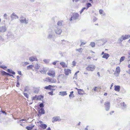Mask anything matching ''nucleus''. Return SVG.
Masks as SVG:
<instances>
[{
	"label": "nucleus",
	"mask_w": 130,
	"mask_h": 130,
	"mask_svg": "<svg viewBox=\"0 0 130 130\" xmlns=\"http://www.w3.org/2000/svg\"><path fill=\"white\" fill-rule=\"evenodd\" d=\"M78 93L80 95L83 94L84 92L82 89H78Z\"/></svg>",
	"instance_id": "obj_18"
},
{
	"label": "nucleus",
	"mask_w": 130,
	"mask_h": 130,
	"mask_svg": "<svg viewBox=\"0 0 130 130\" xmlns=\"http://www.w3.org/2000/svg\"><path fill=\"white\" fill-rule=\"evenodd\" d=\"M104 12V11L103 10H102V9H100L99 10V12L101 14H102V13H103Z\"/></svg>",
	"instance_id": "obj_49"
},
{
	"label": "nucleus",
	"mask_w": 130,
	"mask_h": 130,
	"mask_svg": "<svg viewBox=\"0 0 130 130\" xmlns=\"http://www.w3.org/2000/svg\"><path fill=\"white\" fill-rule=\"evenodd\" d=\"M26 18H25L22 15L20 18V20H22Z\"/></svg>",
	"instance_id": "obj_52"
},
{
	"label": "nucleus",
	"mask_w": 130,
	"mask_h": 130,
	"mask_svg": "<svg viewBox=\"0 0 130 130\" xmlns=\"http://www.w3.org/2000/svg\"><path fill=\"white\" fill-rule=\"evenodd\" d=\"M43 96L42 95H40L38 96L36 100H40L41 99H43Z\"/></svg>",
	"instance_id": "obj_27"
},
{
	"label": "nucleus",
	"mask_w": 130,
	"mask_h": 130,
	"mask_svg": "<svg viewBox=\"0 0 130 130\" xmlns=\"http://www.w3.org/2000/svg\"><path fill=\"white\" fill-rule=\"evenodd\" d=\"M47 70L44 67L43 68V70L40 71V72L41 73H45L46 71Z\"/></svg>",
	"instance_id": "obj_20"
},
{
	"label": "nucleus",
	"mask_w": 130,
	"mask_h": 130,
	"mask_svg": "<svg viewBox=\"0 0 130 130\" xmlns=\"http://www.w3.org/2000/svg\"><path fill=\"white\" fill-rule=\"evenodd\" d=\"M55 72L54 71L48 73L47 74L50 76H52L53 77L55 76Z\"/></svg>",
	"instance_id": "obj_14"
},
{
	"label": "nucleus",
	"mask_w": 130,
	"mask_h": 130,
	"mask_svg": "<svg viewBox=\"0 0 130 130\" xmlns=\"http://www.w3.org/2000/svg\"><path fill=\"white\" fill-rule=\"evenodd\" d=\"M0 67L4 69H5L7 68V67L5 66L4 65H2L0 66Z\"/></svg>",
	"instance_id": "obj_37"
},
{
	"label": "nucleus",
	"mask_w": 130,
	"mask_h": 130,
	"mask_svg": "<svg viewBox=\"0 0 130 130\" xmlns=\"http://www.w3.org/2000/svg\"><path fill=\"white\" fill-rule=\"evenodd\" d=\"M52 30H53V31H54L55 33L57 35H60L62 32L61 29L57 27L54 28Z\"/></svg>",
	"instance_id": "obj_3"
},
{
	"label": "nucleus",
	"mask_w": 130,
	"mask_h": 130,
	"mask_svg": "<svg viewBox=\"0 0 130 130\" xmlns=\"http://www.w3.org/2000/svg\"><path fill=\"white\" fill-rule=\"evenodd\" d=\"M18 74L20 75H22L21 72V71H19L18 72Z\"/></svg>",
	"instance_id": "obj_61"
},
{
	"label": "nucleus",
	"mask_w": 130,
	"mask_h": 130,
	"mask_svg": "<svg viewBox=\"0 0 130 130\" xmlns=\"http://www.w3.org/2000/svg\"><path fill=\"white\" fill-rule=\"evenodd\" d=\"M91 6H92V5L90 3H87V4H86V6H87L86 10H87L89 7Z\"/></svg>",
	"instance_id": "obj_31"
},
{
	"label": "nucleus",
	"mask_w": 130,
	"mask_h": 130,
	"mask_svg": "<svg viewBox=\"0 0 130 130\" xmlns=\"http://www.w3.org/2000/svg\"><path fill=\"white\" fill-rule=\"evenodd\" d=\"M69 97L70 98H71V97H73V95H72V94H71L70 93V94L69 95Z\"/></svg>",
	"instance_id": "obj_64"
},
{
	"label": "nucleus",
	"mask_w": 130,
	"mask_h": 130,
	"mask_svg": "<svg viewBox=\"0 0 130 130\" xmlns=\"http://www.w3.org/2000/svg\"><path fill=\"white\" fill-rule=\"evenodd\" d=\"M57 25L59 26H61L62 25V23L61 21H58L57 23Z\"/></svg>",
	"instance_id": "obj_38"
},
{
	"label": "nucleus",
	"mask_w": 130,
	"mask_h": 130,
	"mask_svg": "<svg viewBox=\"0 0 130 130\" xmlns=\"http://www.w3.org/2000/svg\"><path fill=\"white\" fill-rule=\"evenodd\" d=\"M6 29L5 26H2L0 27V32H4L6 31Z\"/></svg>",
	"instance_id": "obj_10"
},
{
	"label": "nucleus",
	"mask_w": 130,
	"mask_h": 130,
	"mask_svg": "<svg viewBox=\"0 0 130 130\" xmlns=\"http://www.w3.org/2000/svg\"><path fill=\"white\" fill-rule=\"evenodd\" d=\"M59 95L63 96L67 95L66 91H60L59 92Z\"/></svg>",
	"instance_id": "obj_15"
},
{
	"label": "nucleus",
	"mask_w": 130,
	"mask_h": 130,
	"mask_svg": "<svg viewBox=\"0 0 130 130\" xmlns=\"http://www.w3.org/2000/svg\"><path fill=\"white\" fill-rule=\"evenodd\" d=\"M40 67V66L38 64H35V66L34 68L36 69V70H37L39 69Z\"/></svg>",
	"instance_id": "obj_26"
},
{
	"label": "nucleus",
	"mask_w": 130,
	"mask_h": 130,
	"mask_svg": "<svg viewBox=\"0 0 130 130\" xmlns=\"http://www.w3.org/2000/svg\"><path fill=\"white\" fill-rule=\"evenodd\" d=\"M56 82V80L54 78H51V83H55Z\"/></svg>",
	"instance_id": "obj_28"
},
{
	"label": "nucleus",
	"mask_w": 130,
	"mask_h": 130,
	"mask_svg": "<svg viewBox=\"0 0 130 130\" xmlns=\"http://www.w3.org/2000/svg\"><path fill=\"white\" fill-rule=\"evenodd\" d=\"M86 43H86L82 42L80 45V46H81L82 45H84Z\"/></svg>",
	"instance_id": "obj_55"
},
{
	"label": "nucleus",
	"mask_w": 130,
	"mask_h": 130,
	"mask_svg": "<svg viewBox=\"0 0 130 130\" xmlns=\"http://www.w3.org/2000/svg\"><path fill=\"white\" fill-rule=\"evenodd\" d=\"M110 103L109 102H106L104 104L105 107V110L107 111L108 110L110 107Z\"/></svg>",
	"instance_id": "obj_5"
},
{
	"label": "nucleus",
	"mask_w": 130,
	"mask_h": 130,
	"mask_svg": "<svg viewBox=\"0 0 130 130\" xmlns=\"http://www.w3.org/2000/svg\"><path fill=\"white\" fill-rule=\"evenodd\" d=\"M125 58V57L124 56H122L121 57L120 60V61L121 62L124 61Z\"/></svg>",
	"instance_id": "obj_39"
},
{
	"label": "nucleus",
	"mask_w": 130,
	"mask_h": 130,
	"mask_svg": "<svg viewBox=\"0 0 130 130\" xmlns=\"http://www.w3.org/2000/svg\"><path fill=\"white\" fill-rule=\"evenodd\" d=\"M120 68L119 67H117L116 68V72L117 74H118L117 75L118 76L119 75V74L120 73Z\"/></svg>",
	"instance_id": "obj_21"
},
{
	"label": "nucleus",
	"mask_w": 130,
	"mask_h": 130,
	"mask_svg": "<svg viewBox=\"0 0 130 130\" xmlns=\"http://www.w3.org/2000/svg\"><path fill=\"white\" fill-rule=\"evenodd\" d=\"M24 95L27 98H28V94L26 93H24Z\"/></svg>",
	"instance_id": "obj_46"
},
{
	"label": "nucleus",
	"mask_w": 130,
	"mask_h": 130,
	"mask_svg": "<svg viewBox=\"0 0 130 130\" xmlns=\"http://www.w3.org/2000/svg\"><path fill=\"white\" fill-rule=\"evenodd\" d=\"M45 80L47 82L51 83V78L50 77H48L47 78H46Z\"/></svg>",
	"instance_id": "obj_34"
},
{
	"label": "nucleus",
	"mask_w": 130,
	"mask_h": 130,
	"mask_svg": "<svg viewBox=\"0 0 130 130\" xmlns=\"http://www.w3.org/2000/svg\"><path fill=\"white\" fill-rule=\"evenodd\" d=\"M114 90L115 91L119 92L120 90V86H115Z\"/></svg>",
	"instance_id": "obj_16"
},
{
	"label": "nucleus",
	"mask_w": 130,
	"mask_h": 130,
	"mask_svg": "<svg viewBox=\"0 0 130 130\" xmlns=\"http://www.w3.org/2000/svg\"><path fill=\"white\" fill-rule=\"evenodd\" d=\"M39 126L43 129H45L47 127V125L45 124H41Z\"/></svg>",
	"instance_id": "obj_17"
},
{
	"label": "nucleus",
	"mask_w": 130,
	"mask_h": 130,
	"mask_svg": "<svg viewBox=\"0 0 130 130\" xmlns=\"http://www.w3.org/2000/svg\"><path fill=\"white\" fill-rule=\"evenodd\" d=\"M57 62V61H55L54 62H53V63H52V64L54 65H56V63Z\"/></svg>",
	"instance_id": "obj_57"
},
{
	"label": "nucleus",
	"mask_w": 130,
	"mask_h": 130,
	"mask_svg": "<svg viewBox=\"0 0 130 130\" xmlns=\"http://www.w3.org/2000/svg\"><path fill=\"white\" fill-rule=\"evenodd\" d=\"M2 74L3 75H7L8 73H7L4 71H3L1 72Z\"/></svg>",
	"instance_id": "obj_36"
},
{
	"label": "nucleus",
	"mask_w": 130,
	"mask_h": 130,
	"mask_svg": "<svg viewBox=\"0 0 130 130\" xmlns=\"http://www.w3.org/2000/svg\"><path fill=\"white\" fill-rule=\"evenodd\" d=\"M11 18L12 19V20H13L14 18H15V17H16L18 19L19 18V17H18L15 13H13L11 15Z\"/></svg>",
	"instance_id": "obj_11"
},
{
	"label": "nucleus",
	"mask_w": 130,
	"mask_h": 130,
	"mask_svg": "<svg viewBox=\"0 0 130 130\" xmlns=\"http://www.w3.org/2000/svg\"><path fill=\"white\" fill-rule=\"evenodd\" d=\"M84 10L83 9H82L80 11V14H81L83 12Z\"/></svg>",
	"instance_id": "obj_59"
},
{
	"label": "nucleus",
	"mask_w": 130,
	"mask_h": 130,
	"mask_svg": "<svg viewBox=\"0 0 130 130\" xmlns=\"http://www.w3.org/2000/svg\"><path fill=\"white\" fill-rule=\"evenodd\" d=\"M39 106L41 108H43L44 107V104L42 103H40L39 105Z\"/></svg>",
	"instance_id": "obj_43"
},
{
	"label": "nucleus",
	"mask_w": 130,
	"mask_h": 130,
	"mask_svg": "<svg viewBox=\"0 0 130 130\" xmlns=\"http://www.w3.org/2000/svg\"><path fill=\"white\" fill-rule=\"evenodd\" d=\"M121 106L122 107V109H124L126 108V105L125 104L124 102H123L122 103H121Z\"/></svg>",
	"instance_id": "obj_23"
},
{
	"label": "nucleus",
	"mask_w": 130,
	"mask_h": 130,
	"mask_svg": "<svg viewBox=\"0 0 130 130\" xmlns=\"http://www.w3.org/2000/svg\"><path fill=\"white\" fill-rule=\"evenodd\" d=\"M17 84L16 85V86L17 87H19L20 86L19 85H20V84H19V82L18 81H17Z\"/></svg>",
	"instance_id": "obj_47"
},
{
	"label": "nucleus",
	"mask_w": 130,
	"mask_h": 130,
	"mask_svg": "<svg viewBox=\"0 0 130 130\" xmlns=\"http://www.w3.org/2000/svg\"><path fill=\"white\" fill-rule=\"evenodd\" d=\"M7 71L9 73H11L13 75H15V73L12 70H10L9 69H8Z\"/></svg>",
	"instance_id": "obj_22"
},
{
	"label": "nucleus",
	"mask_w": 130,
	"mask_h": 130,
	"mask_svg": "<svg viewBox=\"0 0 130 130\" xmlns=\"http://www.w3.org/2000/svg\"><path fill=\"white\" fill-rule=\"evenodd\" d=\"M1 112H2V113H3V114H4L5 115H6L7 113L5 112V111H3L2 110H1Z\"/></svg>",
	"instance_id": "obj_53"
},
{
	"label": "nucleus",
	"mask_w": 130,
	"mask_h": 130,
	"mask_svg": "<svg viewBox=\"0 0 130 130\" xmlns=\"http://www.w3.org/2000/svg\"><path fill=\"white\" fill-rule=\"evenodd\" d=\"M55 86H54L49 85L47 86H46L44 88L46 89H48L50 90H53V89H52Z\"/></svg>",
	"instance_id": "obj_7"
},
{
	"label": "nucleus",
	"mask_w": 130,
	"mask_h": 130,
	"mask_svg": "<svg viewBox=\"0 0 130 130\" xmlns=\"http://www.w3.org/2000/svg\"><path fill=\"white\" fill-rule=\"evenodd\" d=\"M55 35L54 33L53 30L52 29H50L48 31V35L47 38L49 39L54 40L55 38Z\"/></svg>",
	"instance_id": "obj_1"
},
{
	"label": "nucleus",
	"mask_w": 130,
	"mask_h": 130,
	"mask_svg": "<svg viewBox=\"0 0 130 130\" xmlns=\"http://www.w3.org/2000/svg\"><path fill=\"white\" fill-rule=\"evenodd\" d=\"M79 16V15L78 13H73L70 20V21H71L77 20L78 19Z\"/></svg>",
	"instance_id": "obj_2"
},
{
	"label": "nucleus",
	"mask_w": 130,
	"mask_h": 130,
	"mask_svg": "<svg viewBox=\"0 0 130 130\" xmlns=\"http://www.w3.org/2000/svg\"><path fill=\"white\" fill-rule=\"evenodd\" d=\"M53 91H51L50 92H48V93L50 95H53Z\"/></svg>",
	"instance_id": "obj_50"
},
{
	"label": "nucleus",
	"mask_w": 130,
	"mask_h": 130,
	"mask_svg": "<svg viewBox=\"0 0 130 130\" xmlns=\"http://www.w3.org/2000/svg\"><path fill=\"white\" fill-rule=\"evenodd\" d=\"M73 91H72L70 93L71 94H72V95H73V97H74V94H73Z\"/></svg>",
	"instance_id": "obj_60"
},
{
	"label": "nucleus",
	"mask_w": 130,
	"mask_h": 130,
	"mask_svg": "<svg viewBox=\"0 0 130 130\" xmlns=\"http://www.w3.org/2000/svg\"><path fill=\"white\" fill-rule=\"evenodd\" d=\"M71 73V70L69 69H67L65 70L64 73L66 75H68L69 74Z\"/></svg>",
	"instance_id": "obj_13"
},
{
	"label": "nucleus",
	"mask_w": 130,
	"mask_h": 130,
	"mask_svg": "<svg viewBox=\"0 0 130 130\" xmlns=\"http://www.w3.org/2000/svg\"><path fill=\"white\" fill-rule=\"evenodd\" d=\"M77 74L76 73H75L74 76V77H73V79H77Z\"/></svg>",
	"instance_id": "obj_42"
},
{
	"label": "nucleus",
	"mask_w": 130,
	"mask_h": 130,
	"mask_svg": "<svg viewBox=\"0 0 130 130\" xmlns=\"http://www.w3.org/2000/svg\"><path fill=\"white\" fill-rule=\"evenodd\" d=\"M39 91V89L38 88H35L34 89V92L35 93H38Z\"/></svg>",
	"instance_id": "obj_32"
},
{
	"label": "nucleus",
	"mask_w": 130,
	"mask_h": 130,
	"mask_svg": "<svg viewBox=\"0 0 130 130\" xmlns=\"http://www.w3.org/2000/svg\"><path fill=\"white\" fill-rule=\"evenodd\" d=\"M61 120V119L60 118V117L57 116L56 117H54L52 119V122H55L57 121H60Z\"/></svg>",
	"instance_id": "obj_6"
},
{
	"label": "nucleus",
	"mask_w": 130,
	"mask_h": 130,
	"mask_svg": "<svg viewBox=\"0 0 130 130\" xmlns=\"http://www.w3.org/2000/svg\"><path fill=\"white\" fill-rule=\"evenodd\" d=\"M26 128L28 130H32V128L29 126H26Z\"/></svg>",
	"instance_id": "obj_44"
},
{
	"label": "nucleus",
	"mask_w": 130,
	"mask_h": 130,
	"mask_svg": "<svg viewBox=\"0 0 130 130\" xmlns=\"http://www.w3.org/2000/svg\"><path fill=\"white\" fill-rule=\"evenodd\" d=\"M110 56V55L107 53H105L102 56V57L103 58H105L106 59H107Z\"/></svg>",
	"instance_id": "obj_12"
},
{
	"label": "nucleus",
	"mask_w": 130,
	"mask_h": 130,
	"mask_svg": "<svg viewBox=\"0 0 130 130\" xmlns=\"http://www.w3.org/2000/svg\"><path fill=\"white\" fill-rule=\"evenodd\" d=\"M123 40H124V39L123 38V35H122L121 38L119 39L118 42L119 43H120L122 42Z\"/></svg>",
	"instance_id": "obj_24"
},
{
	"label": "nucleus",
	"mask_w": 130,
	"mask_h": 130,
	"mask_svg": "<svg viewBox=\"0 0 130 130\" xmlns=\"http://www.w3.org/2000/svg\"><path fill=\"white\" fill-rule=\"evenodd\" d=\"M72 64L73 66H75V65L76 64V62H75V61H74L72 62Z\"/></svg>",
	"instance_id": "obj_51"
},
{
	"label": "nucleus",
	"mask_w": 130,
	"mask_h": 130,
	"mask_svg": "<svg viewBox=\"0 0 130 130\" xmlns=\"http://www.w3.org/2000/svg\"><path fill=\"white\" fill-rule=\"evenodd\" d=\"M76 50L79 52H82V51L83 50L82 48H79L76 49Z\"/></svg>",
	"instance_id": "obj_40"
},
{
	"label": "nucleus",
	"mask_w": 130,
	"mask_h": 130,
	"mask_svg": "<svg viewBox=\"0 0 130 130\" xmlns=\"http://www.w3.org/2000/svg\"><path fill=\"white\" fill-rule=\"evenodd\" d=\"M20 21L21 23H24L26 24L28 23V20H27L26 18L22 20H20Z\"/></svg>",
	"instance_id": "obj_9"
},
{
	"label": "nucleus",
	"mask_w": 130,
	"mask_h": 130,
	"mask_svg": "<svg viewBox=\"0 0 130 130\" xmlns=\"http://www.w3.org/2000/svg\"><path fill=\"white\" fill-rule=\"evenodd\" d=\"M34 67V66L32 65H30L27 67V70H29L31 69V68Z\"/></svg>",
	"instance_id": "obj_30"
},
{
	"label": "nucleus",
	"mask_w": 130,
	"mask_h": 130,
	"mask_svg": "<svg viewBox=\"0 0 130 130\" xmlns=\"http://www.w3.org/2000/svg\"><path fill=\"white\" fill-rule=\"evenodd\" d=\"M37 98L36 96H35L33 97V100H35Z\"/></svg>",
	"instance_id": "obj_62"
},
{
	"label": "nucleus",
	"mask_w": 130,
	"mask_h": 130,
	"mask_svg": "<svg viewBox=\"0 0 130 130\" xmlns=\"http://www.w3.org/2000/svg\"><path fill=\"white\" fill-rule=\"evenodd\" d=\"M7 15L6 14H4L3 16L4 18L5 19H7Z\"/></svg>",
	"instance_id": "obj_48"
},
{
	"label": "nucleus",
	"mask_w": 130,
	"mask_h": 130,
	"mask_svg": "<svg viewBox=\"0 0 130 130\" xmlns=\"http://www.w3.org/2000/svg\"><path fill=\"white\" fill-rule=\"evenodd\" d=\"M95 43L93 42H91L90 44L92 47H95Z\"/></svg>",
	"instance_id": "obj_35"
},
{
	"label": "nucleus",
	"mask_w": 130,
	"mask_h": 130,
	"mask_svg": "<svg viewBox=\"0 0 130 130\" xmlns=\"http://www.w3.org/2000/svg\"><path fill=\"white\" fill-rule=\"evenodd\" d=\"M123 38L124 40L130 38V35H125L124 36L123 35Z\"/></svg>",
	"instance_id": "obj_25"
},
{
	"label": "nucleus",
	"mask_w": 130,
	"mask_h": 130,
	"mask_svg": "<svg viewBox=\"0 0 130 130\" xmlns=\"http://www.w3.org/2000/svg\"><path fill=\"white\" fill-rule=\"evenodd\" d=\"M97 20V19L95 17H94L93 19V21H94L95 22Z\"/></svg>",
	"instance_id": "obj_58"
},
{
	"label": "nucleus",
	"mask_w": 130,
	"mask_h": 130,
	"mask_svg": "<svg viewBox=\"0 0 130 130\" xmlns=\"http://www.w3.org/2000/svg\"><path fill=\"white\" fill-rule=\"evenodd\" d=\"M60 64L63 67H64L65 66V63L64 62H61L60 63Z\"/></svg>",
	"instance_id": "obj_33"
},
{
	"label": "nucleus",
	"mask_w": 130,
	"mask_h": 130,
	"mask_svg": "<svg viewBox=\"0 0 130 130\" xmlns=\"http://www.w3.org/2000/svg\"><path fill=\"white\" fill-rule=\"evenodd\" d=\"M46 63H48L50 61L49 59H45L43 60Z\"/></svg>",
	"instance_id": "obj_41"
},
{
	"label": "nucleus",
	"mask_w": 130,
	"mask_h": 130,
	"mask_svg": "<svg viewBox=\"0 0 130 130\" xmlns=\"http://www.w3.org/2000/svg\"><path fill=\"white\" fill-rule=\"evenodd\" d=\"M39 113L40 114H44L45 113L44 110L43 108H41L39 111Z\"/></svg>",
	"instance_id": "obj_19"
},
{
	"label": "nucleus",
	"mask_w": 130,
	"mask_h": 130,
	"mask_svg": "<svg viewBox=\"0 0 130 130\" xmlns=\"http://www.w3.org/2000/svg\"><path fill=\"white\" fill-rule=\"evenodd\" d=\"M29 60L31 62L35 61H37L38 60L37 58L36 57L34 56H32L30 57L29 58Z\"/></svg>",
	"instance_id": "obj_8"
},
{
	"label": "nucleus",
	"mask_w": 130,
	"mask_h": 130,
	"mask_svg": "<svg viewBox=\"0 0 130 130\" xmlns=\"http://www.w3.org/2000/svg\"><path fill=\"white\" fill-rule=\"evenodd\" d=\"M95 66L94 65H90L88 66L86 68V69L88 71H93L95 69Z\"/></svg>",
	"instance_id": "obj_4"
},
{
	"label": "nucleus",
	"mask_w": 130,
	"mask_h": 130,
	"mask_svg": "<svg viewBox=\"0 0 130 130\" xmlns=\"http://www.w3.org/2000/svg\"><path fill=\"white\" fill-rule=\"evenodd\" d=\"M4 40V39L1 36H0V43L2 41H3Z\"/></svg>",
	"instance_id": "obj_45"
},
{
	"label": "nucleus",
	"mask_w": 130,
	"mask_h": 130,
	"mask_svg": "<svg viewBox=\"0 0 130 130\" xmlns=\"http://www.w3.org/2000/svg\"><path fill=\"white\" fill-rule=\"evenodd\" d=\"M17 81H19V80L20 79V77L19 76H17Z\"/></svg>",
	"instance_id": "obj_56"
},
{
	"label": "nucleus",
	"mask_w": 130,
	"mask_h": 130,
	"mask_svg": "<svg viewBox=\"0 0 130 130\" xmlns=\"http://www.w3.org/2000/svg\"><path fill=\"white\" fill-rule=\"evenodd\" d=\"M29 64V63L27 62H22L21 63V64H22L23 66H26Z\"/></svg>",
	"instance_id": "obj_29"
},
{
	"label": "nucleus",
	"mask_w": 130,
	"mask_h": 130,
	"mask_svg": "<svg viewBox=\"0 0 130 130\" xmlns=\"http://www.w3.org/2000/svg\"><path fill=\"white\" fill-rule=\"evenodd\" d=\"M97 88V87H94V90L95 91H97L98 90H97V89H96V88Z\"/></svg>",
	"instance_id": "obj_63"
},
{
	"label": "nucleus",
	"mask_w": 130,
	"mask_h": 130,
	"mask_svg": "<svg viewBox=\"0 0 130 130\" xmlns=\"http://www.w3.org/2000/svg\"><path fill=\"white\" fill-rule=\"evenodd\" d=\"M61 41L62 42H63L62 43V44H64V43H65L66 42V41H65V40H61Z\"/></svg>",
	"instance_id": "obj_54"
}]
</instances>
